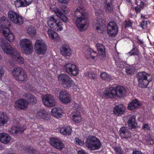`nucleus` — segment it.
<instances>
[{
  "instance_id": "f257e3e1",
  "label": "nucleus",
  "mask_w": 154,
  "mask_h": 154,
  "mask_svg": "<svg viewBox=\"0 0 154 154\" xmlns=\"http://www.w3.org/2000/svg\"><path fill=\"white\" fill-rule=\"evenodd\" d=\"M76 18L75 23L77 28L80 31H84L88 26L86 20L85 19L86 13L83 6L78 7L74 13Z\"/></svg>"
},
{
  "instance_id": "f03ea898",
  "label": "nucleus",
  "mask_w": 154,
  "mask_h": 154,
  "mask_svg": "<svg viewBox=\"0 0 154 154\" xmlns=\"http://www.w3.org/2000/svg\"><path fill=\"white\" fill-rule=\"evenodd\" d=\"M126 90L123 87L118 85L115 87L106 88L103 91V94L106 99H113L116 97L121 98L124 97L126 93Z\"/></svg>"
},
{
  "instance_id": "7ed1b4c3",
  "label": "nucleus",
  "mask_w": 154,
  "mask_h": 154,
  "mask_svg": "<svg viewBox=\"0 0 154 154\" xmlns=\"http://www.w3.org/2000/svg\"><path fill=\"white\" fill-rule=\"evenodd\" d=\"M0 46L5 53L11 54L12 57L17 61L19 63L23 64V58L20 56L16 50L13 48L7 41L2 40Z\"/></svg>"
},
{
  "instance_id": "20e7f679",
  "label": "nucleus",
  "mask_w": 154,
  "mask_h": 154,
  "mask_svg": "<svg viewBox=\"0 0 154 154\" xmlns=\"http://www.w3.org/2000/svg\"><path fill=\"white\" fill-rule=\"evenodd\" d=\"M138 86L142 88H146L152 79L151 74L145 71L139 72L137 75Z\"/></svg>"
},
{
  "instance_id": "39448f33",
  "label": "nucleus",
  "mask_w": 154,
  "mask_h": 154,
  "mask_svg": "<svg viewBox=\"0 0 154 154\" xmlns=\"http://www.w3.org/2000/svg\"><path fill=\"white\" fill-rule=\"evenodd\" d=\"M85 144L86 147L91 150L98 149L101 143L99 140L95 136L89 135L86 138Z\"/></svg>"
},
{
  "instance_id": "423d86ee",
  "label": "nucleus",
  "mask_w": 154,
  "mask_h": 154,
  "mask_svg": "<svg viewBox=\"0 0 154 154\" xmlns=\"http://www.w3.org/2000/svg\"><path fill=\"white\" fill-rule=\"evenodd\" d=\"M47 23L51 28L56 31H60L63 29L62 22L59 19H56L53 15L48 18Z\"/></svg>"
},
{
  "instance_id": "0eeeda50",
  "label": "nucleus",
  "mask_w": 154,
  "mask_h": 154,
  "mask_svg": "<svg viewBox=\"0 0 154 154\" xmlns=\"http://www.w3.org/2000/svg\"><path fill=\"white\" fill-rule=\"evenodd\" d=\"M63 66V69L71 76H76L79 73V68L74 63H69Z\"/></svg>"
},
{
  "instance_id": "6e6552de",
  "label": "nucleus",
  "mask_w": 154,
  "mask_h": 154,
  "mask_svg": "<svg viewBox=\"0 0 154 154\" xmlns=\"http://www.w3.org/2000/svg\"><path fill=\"white\" fill-rule=\"evenodd\" d=\"M8 17L14 23L21 25L23 23L22 17L19 13L12 11H10L8 13Z\"/></svg>"
},
{
  "instance_id": "1a4fd4ad",
  "label": "nucleus",
  "mask_w": 154,
  "mask_h": 154,
  "mask_svg": "<svg viewBox=\"0 0 154 154\" xmlns=\"http://www.w3.org/2000/svg\"><path fill=\"white\" fill-rule=\"evenodd\" d=\"M12 75L16 80L23 81L26 78V74L22 68L20 67H14L12 71Z\"/></svg>"
},
{
  "instance_id": "9d476101",
  "label": "nucleus",
  "mask_w": 154,
  "mask_h": 154,
  "mask_svg": "<svg viewBox=\"0 0 154 154\" xmlns=\"http://www.w3.org/2000/svg\"><path fill=\"white\" fill-rule=\"evenodd\" d=\"M34 48L37 54L43 55L46 51L47 46L43 40H37L35 44Z\"/></svg>"
},
{
  "instance_id": "9b49d317",
  "label": "nucleus",
  "mask_w": 154,
  "mask_h": 154,
  "mask_svg": "<svg viewBox=\"0 0 154 154\" xmlns=\"http://www.w3.org/2000/svg\"><path fill=\"white\" fill-rule=\"evenodd\" d=\"M20 45L24 53L29 54L32 52L33 47L31 41L29 39L24 38L21 40Z\"/></svg>"
},
{
  "instance_id": "f8f14e48",
  "label": "nucleus",
  "mask_w": 154,
  "mask_h": 154,
  "mask_svg": "<svg viewBox=\"0 0 154 154\" xmlns=\"http://www.w3.org/2000/svg\"><path fill=\"white\" fill-rule=\"evenodd\" d=\"M118 32L117 25L113 21L109 22L107 25V32L111 37L115 36Z\"/></svg>"
},
{
  "instance_id": "ddd939ff",
  "label": "nucleus",
  "mask_w": 154,
  "mask_h": 154,
  "mask_svg": "<svg viewBox=\"0 0 154 154\" xmlns=\"http://www.w3.org/2000/svg\"><path fill=\"white\" fill-rule=\"evenodd\" d=\"M42 99L44 105L47 107L54 106L56 103L54 97L51 94L45 95Z\"/></svg>"
},
{
  "instance_id": "4468645a",
  "label": "nucleus",
  "mask_w": 154,
  "mask_h": 154,
  "mask_svg": "<svg viewBox=\"0 0 154 154\" xmlns=\"http://www.w3.org/2000/svg\"><path fill=\"white\" fill-rule=\"evenodd\" d=\"M50 143L54 148L60 150H62L65 147L63 142L57 138L51 137L50 139Z\"/></svg>"
},
{
  "instance_id": "2eb2a0df",
  "label": "nucleus",
  "mask_w": 154,
  "mask_h": 154,
  "mask_svg": "<svg viewBox=\"0 0 154 154\" xmlns=\"http://www.w3.org/2000/svg\"><path fill=\"white\" fill-rule=\"evenodd\" d=\"M104 22L102 18H97V22L94 26L98 32L103 33V31L106 30V26L103 23Z\"/></svg>"
},
{
  "instance_id": "dca6fc26",
  "label": "nucleus",
  "mask_w": 154,
  "mask_h": 154,
  "mask_svg": "<svg viewBox=\"0 0 154 154\" xmlns=\"http://www.w3.org/2000/svg\"><path fill=\"white\" fill-rule=\"evenodd\" d=\"M14 107L18 109L23 110L26 109L28 106L26 100L24 99H20L15 102Z\"/></svg>"
},
{
  "instance_id": "f3484780",
  "label": "nucleus",
  "mask_w": 154,
  "mask_h": 154,
  "mask_svg": "<svg viewBox=\"0 0 154 154\" xmlns=\"http://www.w3.org/2000/svg\"><path fill=\"white\" fill-rule=\"evenodd\" d=\"M60 50L61 55L65 57L69 56L72 53L71 49L69 45L66 44L62 45Z\"/></svg>"
},
{
  "instance_id": "a211bd4d",
  "label": "nucleus",
  "mask_w": 154,
  "mask_h": 154,
  "mask_svg": "<svg viewBox=\"0 0 154 154\" xmlns=\"http://www.w3.org/2000/svg\"><path fill=\"white\" fill-rule=\"evenodd\" d=\"M59 98L62 103H68L71 100L70 94L65 91H62L60 92Z\"/></svg>"
},
{
  "instance_id": "6ab92c4d",
  "label": "nucleus",
  "mask_w": 154,
  "mask_h": 154,
  "mask_svg": "<svg viewBox=\"0 0 154 154\" xmlns=\"http://www.w3.org/2000/svg\"><path fill=\"white\" fill-rule=\"evenodd\" d=\"M53 11L56 16L59 18L63 22L67 23L68 21V18L65 15L61 10L57 7H54L53 8Z\"/></svg>"
},
{
  "instance_id": "aec40b11",
  "label": "nucleus",
  "mask_w": 154,
  "mask_h": 154,
  "mask_svg": "<svg viewBox=\"0 0 154 154\" xmlns=\"http://www.w3.org/2000/svg\"><path fill=\"white\" fill-rule=\"evenodd\" d=\"M119 135L122 138L128 139L131 138V133L126 127H122L119 129Z\"/></svg>"
},
{
  "instance_id": "412c9836",
  "label": "nucleus",
  "mask_w": 154,
  "mask_h": 154,
  "mask_svg": "<svg viewBox=\"0 0 154 154\" xmlns=\"http://www.w3.org/2000/svg\"><path fill=\"white\" fill-rule=\"evenodd\" d=\"M127 123L128 127L130 129L134 130L138 127L136 117L134 116H132L129 117Z\"/></svg>"
},
{
  "instance_id": "4be33fe9",
  "label": "nucleus",
  "mask_w": 154,
  "mask_h": 154,
  "mask_svg": "<svg viewBox=\"0 0 154 154\" xmlns=\"http://www.w3.org/2000/svg\"><path fill=\"white\" fill-rule=\"evenodd\" d=\"M23 96L26 99V103L28 105L29 104L32 105L35 104L37 102L36 98L30 94L25 93L23 94Z\"/></svg>"
},
{
  "instance_id": "5701e85b",
  "label": "nucleus",
  "mask_w": 154,
  "mask_h": 154,
  "mask_svg": "<svg viewBox=\"0 0 154 154\" xmlns=\"http://www.w3.org/2000/svg\"><path fill=\"white\" fill-rule=\"evenodd\" d=\"M2 34L6 39L9 42H12L14 41V35L10 31L9 27L5 29L3 31Z\"/></svg>"
},
{
  "instance_id": "b1692460",
  "label": "nucleus",
  "mask_w": 154,
  "mask_h": 154,
  "mask_svg": "<svg viewBox=\"0 0 154 154\" xmlns=\"http://www.w3.org/2000/svg\"><path fill=\"white\" fill-rule=\"evenodd\" d=\"M32 0H16L14 2L16 7H26L31 4Z\"/></svg>"
},
{
  "instance_id": "393cba45",
  "label": "nucleus",
  "mask_w": 154,
  "mask_h": 154,
  "mask_svg": "<svg viewBox=\"0 0 154 154\" xmlns=\"http://www.w3.org/2000/svg\"><path fill=\"white\" fill-rule=\"evenodd\" d=\"M26 129L23 126L21 125L19 126L12 127L9 131L10 134L16 135L17 134L21 133L23 132Z\"/></svg>"
},
{
  "instance_id": "a878e982",
  "label": "nucleus",
  "mask_w": 154,
  "mask_h": 154,
  "mask_svg": "<svg viewBox=\"0 0 154 154\" xmlns=\"http://www.w3.org/2000/svg\"><path fill=\"white\" fill-rule=\"evenodd\" d=\"M37 117L39 119H42L45 120H48V118L46 110L44 108H41L37 111Z\"/></svg>"
},
{
  "instance_id": "bb28decb",
  "label": "nucleus",
  "mask_w": 154,
  "mask_h": 154,
  "mask_svg": "<svg viewBox=\"0 0 154 154\" xmlns=\"http://www.w3.org/2000/svg\"><path fill=\"white\" fill-rule=\"evenodd\" d=\"M51 115L57 119L63 116V110L60 108H54L51 110Z\"/></svg>"
},
{
  "instance_id": "cd10ccee",
  "label": "nucleus",
  "mask_w": 154,
  "mask_h": 154,
  "mask_svg": "<svg viewBox=\"0 0 154 154\" xmlns=\"http://www.w3.org/2000/svg\"><path fill=\"white\" fill-rule=\"evenodd\" d=\"M140 102L137 99L133 100L128 105V109L133 110L137 107H140L141 106Z\"/></svg>"
},
{
  "instance_id": "c85d7f7f",
  "label": "nucleus",
  "mask_w": 154,
  "mask_h": 154,
  "mask_svg": "<svg viewBox=\"0 0 154 154\" xmlns=\"http://www.w3.org/2000/svg\"><path fill=\"white\" fill-rule=\"evenodd\" d=\"M47 33L50 39L57 42L60 41V38L58 36L57 33L54 32L51 29L48 30Z\"/></svg>"
},
{
  "instance_id": "c756f323",
  "label": "nucleus",
  "mask_w": 154,
  "mask_h": 154,
  "mask_svg": "<svg viewBox=\"0 0 154 154\" xmlns=\"http://www.w3.org/2000/svg\"><path fill=\"white\" fill-rule=\"evenodd\" d=\"M125 107L123 105L119 104L115 106L113 110L114 114L119 116L122 115L125 112Z\"/></svg>"
},
{
  "instance_id": "7c9ffc66",
  "label": "nucleus",
  "mask_w": 154,
  "mask_h": 154,
  "mask_svg": "<svg viewBox=\"0 0 154 154\" xmlns=\"http://www.w3.org/2000/svg\"><path fill=\"white\" fill-rule=\"evenodd\" d=\"M86 55L88 59H94L97 56V54L96 51H94L91 48H88L86 51Z\"/></svg>"
},
{
  "instance_id": "2f4dec72",
  "label": "nucleus",
  "mask_w": 154,
  "mask_h": 154,
  "mask_svg": "<svg viewBox=\"0 0 154 154\" xmlns=\"http://www.w3.org/2000/svg\"><path fill=\"white\" fill-rule=\"evenodd\" d=\"M143 143L146 145H152L154 144L153 137L150 134H147L143 140Z\"/></svg>"
},
{
  "instance_id": "473e14b6",
  "label": "nucleus",
  "mask_w": 154,
  "mask_h": 154,
  "mask_svg": "<svg viewBox=\"0 0 154 154\" xmlns=\"http://www.w3.org/2000/svg\"><path fill=\"white\" fill-rule=\"evenodd\" d=\"M60 133L63 135L69 136L71 134L72 128L69 126L64 125L60 128Z\"/></svg>"
},
{
  "instance_id": "72a5a7b5",
  "label": "nucleus",
  "mask_w": 154,
  "mask_h": 154,
  "mask_svg": "<svg viewBox=\"0 0 154 154\" xmlns=\"http://www.w3.org/2000/svg\"><path fill=\"white\" fill-rule=\"evenodd\" d=\"M71 119L76 123H80L82 120L80 112H73L72 114Z\"/></svg>"
},
{
  "instance_id": "f704fd0d",
  "label": "nucleus",
  "mask_w": 154,
  "mask_h": 154,
  "mask_svg": "<svg viewBox=\"0 0 154 154\" xmlns=\"http://www.w3.org/2000/svg\"><path fill=\"white\" fill-rule=\"evenodd\" d=\"M11 140L10 136L7 134L2 133L0 134V141L4 143H8Z\"/></svg>"
},
{
  "instance_id": "c9c22d12",
  "label": "nucleus",
  "mask_w": 154,
  "mask_h": 154,
  "mask_svg": "<svg viewBox=\"0 0 154 154\" xmlns=\"http://www.w3.org/2000/svg\"><path fill=\"white\" fill-rule=\"evenodd\" d=\"M0 23H2L1 27L5 29L9 27L11 25L10 21L5 16L0 18Z\"/></svg>"
},
{
  "instance_id": "e433bc0d",
  "label": "nucleus",
  "mask_w": 154,
  "mask_h": 154,
  "mask_svg": "<svg viewBox=\"0 0 154 154\" xmlns=\"http://www.w3.org/2000/svg\"><path fill=\"white\" fill-rule=\"evenodd\" d=\"M112 0H106L105 9L107 11L111 12L113 10V6L112 3Z\"/></svg>"
},
{
  "instance_id": "4c0bfd02",
  "label": "nucleus",
  "mask_w": 154,
  "mask_h": 154,
  "mask_svg": "<svg viewBox=\"0 0 154 154\" xmlns=\"http://www.w3.org/2000/svg\"><path fill=\"white\" fill-rule=\"evenodd\" d=\"M96 47L99 55L101 56L105 55V50L103 45L101 44L97 43L96 45Z\"/></svg>"
},
{
  "instance_id": "58836bf2",
  "label": "nucleus",
  "mask_w": 154,
  "mask_h": 154,
  "mask_svg": "<svg viewBox=\"0 0 154 154\" xmlns=\"http://www.w3.org/2000/svg\"><path fill=\"white\" fill-rule=\"evenodd\" d=\"M8 120V118L4 112L0 113V126L6 124Z\"/></svg>"
},
{
  "instance_id": "ea45409f",
  "label": "nucleus",
  "mask_w": 154,
  "mask_h": 154,
  "mask_svg": "<svg viewBox=\"0 0 154 154\" xmlns=\"http://www.w3.org/2000/svg\"><path fill=\"white\" fill-rule=\"evenodd\" d=\"M128 54L129 56L132 55L137 56L139 54V51L138 48L135 45L134 42H133L132 50L131 51L129 52Z\"/></svg>"
},
{
  "instance_id": "a19ab883",
  "label": "nucleus",
  "mask_w": 154,
  "mask_h": 154,
  "mask_svg": "<svg viewBox=\"0 0 154 154\" xmlns=\"http://www.w3.org/2000/svg\"><path fill=\"white\" fill-rule=\"evenodd\" d=\"M64 88H69L74 86V82L72 79L69 76L62 85Z\"/></svg>"
},
{
  "instance_id": "79ce46f5",
  "label": "nucleus",
  "mask_w": 154,
  "mask_h": 154,
  "mask_svg": "<svg viewBox=\"0 0 154 154\" xmlns=\"http://www.w3.org/2000/svg\"><path fill=\"white\" fill-rule=\"evenodd\" d=\"M69 77V76L67 74L63 73L60 74L58 77L59 83L60 85H63Z\"/></svg>"
},
{
  "instance_id": "37998d69",
  "label": "nucleus",
  "mask_w": 154,
  "mask_h": 154,
  "mask_svg": "<svg viewBox=\"0 0 154 154\" xmlns=\"http://www.w3.org/2000/svg\"><path fill=\"white\" fill-rule=\"evenodd\" d=\"M27 32L29 35L31 36L35 35L36 33L35 29L31 26L28 27Z\"/></svg>"
},
{
  "instance_id": "c03bdc74",
  "label": "nucleus",
  "mask_w": 154,
  "mask_h": 154,
  "mask_svg": "<svg viewBox=\"0 0 154 154\" xmlns=\"http://www.w3.org/2000/svg\"><path fill=\"white\" fill-rule=\"evenodd\" d=\"M100 77L104 80L110 81L112 79L111 76L106 72H103L100 74Z\"/></svg>"
},
{
  "instance_id": "a18cd8bd",
  "label": "nucleus",
  "mask_w": 154,
  "mask_h": 154,
  "mask_svg": "<svg viewBox=\"0 0 154 154\" xmlns=\"http://www.w3.org/2000/svg\"><path fill=\"white\" fill-rule=\"evenodd\" d=\"M125 69L126 73L128 75L132 74L135 71L134 68L133 67L127 66Z\"/></svg>"
},
{
  "instance_id": "49530a36",
  "label": "nucleus",
  "mask_w": 154,
  "mask_h": 154,
  "mask_svg": "<svg viewBox=\"0 0 154 154\" xmlns=\"http://www.w3.org/2000/svg\"><path fill=\"white\" fill-rule=\"evenodd\" d=\"M25 150L29 154H35L36 152L35 150L32 147H26Z\"/></svg>"
},
{
  "instance_id": "de8ad7c7",
  "label": "nucleus",
  "mask_w": 154,
  "mask_h": 154,
  "mask_svg": "<svg viewBox=\"0 0 154 154\" xmlns=\"http://www.w3.org/2000/svg\"><path fill=\"white\" fill-rule=\"evenodd\" d=\"M114 150L116 154H124V151L120 147L116 146L114 148Z\"/></svg>"
},
{
  "instance_id": "09e8293b",
  "label": "nucleus",
  "mask_w": 154,
  "mask_h": 154,
  "mask_svg": "<svg viewBox=\"0 0 154 154\" xmlns=\"http://www.w3.org/2000/svg\"><path fill=\"white\" fill-rule=\"evenodd\" d=\"M73 108L74 110L73 112H80L81 109V105L75 103L74 104Z\"/></svg>"
},
{
  "instance_id": "8fccbe9b",
  "label": "nucleus",
  "mask_w": 154,
  "mask_h": 154,
  "mask_svg": "<svg viewBox=\"0 0 154 154\" xmlns=\"http://www.w3.org/2000/svg\"><path fill=\"white\" fill-rule=\"evenodd\" d=\"M75 141L78 145L79 146H82L84 144V142L82 141L79 138H75Z\"/></svg>"
},
{
  "instance_id": "3c124183",
  "label": "nucleus",
  "mask_w": 154,
  "mask_h": 154,
  "mask_svg": "<svg viewBox=\"0 0 154 154\" xmlns=\"http://www.w3.org/2000/svg\"><path fill=\"white\" fill-rule=\"evenodd\" d=\"M142 129L145 131L148 132L150 131V127L147 124H144L142 126Z\"/></svg>"
},
{
  "instance_id": "603ef678",
  "label": "nucleus",
  "mask_w": 154,
  "mask_h": 154,
  "mask_svg": "<svg viewBox=\"0 0 154 154\" xmlns=\"http://www.w3.org/2000/svg\"><path fill=\"white\" fill-rule=\"evenodd\" d=\"M140 25L143 29H146L147 26V22L146 21H142Z\"/></svg>"
},
{
  "instance_id": "864d4df0",
  "label": "nucleus",
  "mask_w": 154,
  "mask_h": 154,
  "mask_svg": "<svg viewBox=\"0 0 154 154\" xmlns=\"http://www.w3.org/2000/svg\"><path fill=\"white\" fill-rule=\"evenodd\" d=\"M125 27H129L132 26V23L130 20H128V21H125Z\"/></svg>"
},
{
  "instance_id": "5fc2aeb1",
  "label": "nucleus",
  "mask_w": 154,
  "mask_h": 154,
  "mask_svg": "<svg viewBox=\"0 0 154 154\" xmlns=\"http://www.w3.org/2000/svg\"><path fill=\"white\" fill-rule=\"evenodd\" d=\"M88 77L91 79H94L96 78V75L94 74H93L91 72H89L88 74Z\"/></svg>"
},
{
  "instance_id": "6e6d98bb",
  "label": "nucleus",
  "mask_w": 154,
  "mask_h": 154,
  "mask_svg": "<svg viewBox=\"0 0 154 154\" xmlns=\"http://www.w3.org/2000/svg\"><path fill=\"white\" fill-rule=\"evenodd\" d=\"M141 9H142V7L140 6L139 7L138 6L135 7L134 9L136 13L137 14L140 12Z\"/></svg>"
},
{
  "instance_id": "4d7b16f0",
  "label": "nucleus",
  "mask_w": 154,
  "mask_h": 154,
  "mask_svg": "<svg viewBox=\"0 0 154 154\" xmlns=\"http://www.w3.org/2000/svg\"><path fill=\"white\" fill-rule=\"evenodd\" d=\"M4 74V70L2 66H0V77L2 76Z\"/></svg>"
},
{
  "instance_id": "13d9d810",
  "label": "nucleus",
  "mask_w": 154,
  "mask_h": 154,
  "mask_svg": "<svg viewBox=\"0 0 154 154\" xmlns=\"http://www.w3.org/2000/svg\"><path fill=\"white\" fill-rule=\"evenodd\" d=\"M59 2L61 3L67 4L69 2V0H58Z\"/></svg>"
},
{
  "instance_id": "bf43d9fd",
  "label": "nucleus",
  "mask_w": 154,
  "mask_h": 154,
  "mask_svg": "<svg viewBox=\"0 0 154 154\" xmlns=\"http://www.w3.org/2000/svg\"><path fill=\"white\" fill-rule=\"evenodd\" d=\"M139 36H138L137 37V42L138 43H139L140 45H143L144 43L143 42L141 39L139 38Z\"/></svg>"
},
{
  "instance_id": "052dcab7",
  "label": "nucleus",
  "mask_w": 154,
  "mask_h": 154,
  "mask_svg": "<svg viewBox=\"0 0 154 154\" xmlns=\"http://www.w3.org/2000/svg\"><path fill=\"white\" fill-rule=\"evenodd\" d=\"M78 154H88V153L85 151V150H82L78 151Z\"/></svg>"
},
{
  "instance_id": "680f3d73",
  "label": "nucleus",
  "mask_w": 154,
  "mask_h": 154,
  "mask_svg": "<svg viewBox=\"0 0 154 154\" xmlns=\"http://www.w3.org/2000/svg\"><path fill=\"white\" fill-rule=\"evenodd\" d=\"M66 9H67V8H61V9L62 11L63 12H64L65 13H66Z\"/></svg>"
},
{
  "instance_id": "e2e57ef3",
  "label": "nucleus",
  "mask_w": 154,
  "mask_h": 154,
  "mask_svg": "<svg viewBox=\"0 0 154 154\" xmlns=\"http://www.w3.org/2000/svg\"><path fill=\"white\" fill-rule=\"evenodd\" d=\"M140 5H142L143 7L144 6V3L143 2L141 1L140 2Z\"/></svg>"
},
{
  "instance_id": "0e129e2a",
  "label": "nucleus",
  "mask_w": 154,
  "mask_h": 154,
  "mask_svg": "<svg viewBox=\"0 0 154 154\" xmlns=\"http://www.w3.org/2000/svg\"><path fill=\"white\" fill-rule=\"evenodd\" d=\"M6 154H14V153H9V152H7V153Z\"/></svg>"
},
{
  "instance_id": "69168bd1",
  "label": "nucleus",
  "mask_w": 154,
  "mask_h": 154,
  "mask_svg": "<svg viewBox=\"0 0 154 154\" xmlns=\"http://www.w3.org/2000/svg\"><path fill=\"white\" fill-rule=\"evenodd\" d=\"M152 100L154 102V95L152 97Z\"/></svg>"
},
{
  "instance_id": "338daca9",
  "label": "nucleus",
  "mask_w": 154,
  "mask_h": 154,
  "mask_svg": "<svg viewBox=\"0 0 154 154\" xmlns=\"http://www.w3.org/2000/svg\"><path fill=\"white\" fill-rule=\"evenodd\" d=\"M119 6H117V8H118V9H119Z\"/></svg>"
}]
</instances>
